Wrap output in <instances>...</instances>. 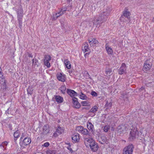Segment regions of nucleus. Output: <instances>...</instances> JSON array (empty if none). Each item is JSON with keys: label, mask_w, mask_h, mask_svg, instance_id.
Returning a JSON list of instances; mask_svg holds the SVG:
<instances>
[{"label": "nucleus", "mask_w": 154, "mask_h": 154, "mask_svg": "<svg viewBox=\"0 0 154 154\" xmlns=\"http://www.w3.org/2000/svg\"><path fill=\"white\" fill-rule=\"evenodd\" d=\"M117 129L118 133L121 134L125 133L129 128L128 125H122L118 126Z\"/></svg>", "instance_id": "obj_1"}, {"label": "nucleus", "mask_w": 154, "mask_h": 154, "mask_svg": "<svg viewBox=\"0 0 154 154\" xmlns=\"http://www.w3.org/2000/svg\"><path fill=\"white\" fill-rule=\"evenodd\" d=\"M134 146L132 145H130L125 147L123 150V154H132Z\"/></svg>", "instance_id": "obj_2"}, {"label": "nucleus", "mask_w": 154, "mask_h": 154, "mask_svg": "<svg viewBox=\"0 0 154 154\" xmlns=\"http://www.w3.org/2000/svg\"><path fill=\"white\" fill-rule=\"evenodd\" d=\"M138 131L137 128H132L131 129L129 137L130 140H132L135 138L136 135L138 134Z\"/></svg>", "instance_id": "obj_3"}, {"label": "nucleus", "mask_w": 154, "mask_h": 154, "mask_svg": "<svg viewBox=\"0 0 154 154\" xmlns=\"http://www.w3.org/2000/svg\"><path fill=\"white\" fill-rule=\"evenodd\" d=\"M95 141L91 138H85L84 139V142L86 146L88 147L92 144H93Z\"/></svg>", "instance_id": "obj_4"}, {"label": "nucleus", "mask_w": 154, "mask_h": 154, "mask_svg": "<svg viewBox=\"0 0 154 154\" xmlns=\"http://www.w3.org/2000/svg\"><path fill=\"white\" fill-rule=\"evenodd\" d=\"M152 64L148 60L145 61L143 66V70L145 71H148L151 68Z\"/></svg>", "instance_id": "obj_5"}, {"label": "nucleus", "mask_w": 154, "mask_h": 154, "mask_svg": "<svg viewBox=\"0 0 154 154\" xmlns=\"http://www.w3.org/2000/svg\"><path fill=\"white\" fill-rule=\"evenodd\" d=\"M126 69V64L124 63H122L121 66L119 69V74L121 75L123 74L125 72Z\"/></svg>", "instance_id": "obj_6"}, {"label": "nucleus", "mask_w": 154, "mask_h": 154, "mask_svg": "<svg viewBox=\"0 0 154 154\" xmlns=\"http://www.w3.org/2000/svg\"><path fill=\"white\" fill-rule=\"evenodd\" d=\"M63 14L64 13L63 11H60L59 12L54 13L52 17V20H56L58 17L62 16Z\"/></svg>", "instance_id": "obj_7"}, {"label": "nucleus", "mask_w": 154, "mask_h": 154, "mask_svg": "<svg viewBox=\"0 0 154 154\" xmlns=\"http://www.w3.org/2000/svg\"><path fill=\"white\" fill-rule=\"evenodd\" d=\"M31 142V139L29 137L25 138L23 140L21 146L24 147V146L29 144Z\"/></svg>", "instance_id": "obj_8"}, {"label": "nucleus", "mask_w": 154, "mask_h": 154, "mask_svg": "<svg viewBox=\"0 0 154 154\" xmlns=\"http://www.w3.org/2000/svg\"><path fill=\"white\" fill-rule=\"evenodd\" d=\"M128 8H125L124 10L123 11V15L125 17L129 20L130 19V12L128 11Z\"/></svg>", "instance_id": "obj_9"}, {"label": "nucleus", "mask_w": 154, "mask_h": 154, "mask_svg": "<svg viewBox=\"0 0 154 154\" xmlns=\"http://www.w3.org/2000/svg\"><path fill=\"white\" fill-rule=\"evenodd\" d=\"M72 100L74 107L76 108H79L80 105V103L77 101V98L74 97L73 98Z\"/></svg>", "instance_id": "obj_10"}, {"label": "nucleus", "mask_w": 154, "mask_h": 154, "mask_svg": "<svg viewBox=\"0 0 154 154\" xmlns=\"http://www.w3.org/2000/svg\"><path fill=\"white\" fill-rule=\"evenodd\" d=\"M49 127L48 125H45L43 128L42 133L44 134H46L49 132Z\"/></svg>", "instance_id": "obj_11"}, {"label": "nucleus", "mask_w": 154, "mask_h": 154, "mask_svg": "<svg viewBox=\"0 0 154 154\" xmlns=\"http://www.w3.org/2000/svg\"><path fill=\"white\" fill-rule=\"evenodd\" d=\"M91 149L94 152H96L97 151L98 148V146L97 144L95 143V142L93 144H91L90 146Z\"/></svg>", "instance_id": "obj_12"}, {"label": "nucleus", "mask_w": 154, "mask_h": 154, "mask_svg": "<svg viewBox=\"0 0 154 154\" xmlns=\"http://www.w3.org/2000/svg\"><path fill=\"white\" fill-rule=\"evenodd\" d=\"M88 42L91 46H95L98 43L97 41L94 38L89 39Z\"/></svg>", "instance_id": "obj_13"}, {"label": "nucleus", "mask_w": 154, "mask_h": 154, "mask_svg": "<svg viewBox=\"0 0 154 154\" xmlns=\"http://www.w3.org/2000/svg\"><path fill=\"white\" fill-rule=\"evenodd\" d=\"M57 77L58 80L61 82H64L65 81L66 78L64 75L61 73H58L57 75Z\"/></svg>", "instance_id": "obj_14"}, {"label": "nucleus", "mask_w": 154, "mask_h": 154, "mask_svg": "<svg viewBox=\"0 0 154 154\" xmlns=\"http://www.w3.org/2000/svg\"><path fill=\"white\" fill-rule=\"evenodd\" d=\"M72 139L75 142L78 141L79 140V134L78 133L75 134L72 137Z\"/></svg>", "instance_id": "obj_15"}, {"label": "nucleus", "mask_w": 154, "mask_h": 154, "mask_svg": "<svg viewBox=\"0 0 154 154\" xmlns=\"http://www.w3.org/2000/svg\"><path fill=\"white\" fill-rule=\"evenodd\" d=\"M67 93L71 97L76 96H77V93L73 90H68Z\"/></svg>", "instance_id": "obj_16"}, {"label": "nucleus", "mask_w": 154, "mask_h": 154, "mask_svg": "<svg viewBox=\"0 0 154 154\" xmlns=\"http://www.w3.org/2000/svg\"><path fill=\"white\" fill-rule=\"evenodd\" d=\"M63 62L66 68L67 69H69L71 68V65L69 61L67 59H65Z\"/></svg>", "instance_id": "obj_17"}, {"label": "nucleus", "mask_w": 154, "mask_h": 154, "mask_svg": "<svg viewBox=\"0 0 154 154\" xmlns=\"http://www.w3.org/2000/svg\"><path fill=\"white\" fill-rule=\"evenodd\" d=\"M55 100L58 103H61L63 102V98L61 96H54Z\"/></svg>", "instance_id": "obj_18"}, {"label": "nucleus", "mask_w": 154, "mask_h": 154, "mask_svg": "<svg viewBox=\"0 0 154 154\" xmlns=\"http://www.w3.org/2000/svg\"><path fill=\"white\" fill-rule=\"evenodd\" d=\"M84 47L82 48V50L85 52H88L90 49L88 47V45L87 43H85L84 45Z\"/></svg>", "instance_id": "obj_19"}, {"label": "nucleus", "mask_w": 154, "mask_h": 154, "mask_svg": "<svg viewBox=\"0 0 154 154\" xmlns=\"http://www.w3.org/2000/svg\"><path fill=\"white\" fill-rule=\"evenodd\" d=\"M100 142L102 144H103L106 142V137L105 135L101 136L99 140Z\"/></svg>", "instance_id": "obj_20"}, {"label": "nucleus", "mask_w": 154, "mask_h": 154, "mask_svg": "<svg viewBox=\"0 0 154 154\" xmlns=\"http://www.w3.org/2000/svg\"><path fill=\"white\" fill-rule=\"evenodd\" d=\"M33 65L34 66H38L39 65V63L38 62V60L37 59L34 58L32 60Z\"/></svg>", "instance_id": "obj_21"}, {"label": "nucleus", "mask_w": 154, "mask_h": 154, "mask_svg": "<svg viewBox=\"0 0 154 154\" xmlns=\"http://www.w3.org/2000/svg\"><path fill=\"white\" fill-rule=\"evenodd\" d=\"M64 132V129L63 128L60 127H58L57 128L56 132L57 133L59 134H61Z\"/></svg>", "instance_id": "obj_22"}, {"label": "nucleus", "mask_w": 154, "mask_h": 154, "mask_svg": "<svg viewBox=\"0 0 154 154\" xmlns=\"http://www.w3.org/2000/svg\"><path fill=\"white\" fill-rule=\"evenodd\" d=\"M84 128L82 126H78L76 127V131L81 133Z\"/></svg>", "instance_id": "obj_23"}, {"label": "nucleus", "mask_w": 154, "mask_h": 154, "mask_svg": "<svg viewBox=\"0 0 154 154\" xmlns=\"http://www.w3.org/2000/svg\"><path fill=\"white\" fill-rule=\"evenodd\" d=\"M87 127L89 130H92L94 126L90 122H88L87 123Z\"/></svg>", "instance_id": "obj_24"}, {"label": "nucleus", "mask_w": 154, "mask_h": 154, "mask_svg": "<svg viewBox=\"0 0 154 154\" xmlns=\"http://www.w3.org/2000/svg\"><path fill=\"white\" fill-rule=\"evenodd\" d=\"M51 59V57L49 55H45L44 59V62L49 61Z\"/></svg>", "instance_id": "obj_25"}, {"label": "nucleus", "mask_w": 154, "mask_h": 154, "mask_svg": "<svg viewBox=\"0 0 154 154\" xmlns=\"http://www.w3.org/2000/svg\"><path fill=\"white\" fill-rule=\"evenodd\" d=\"M106 51L109 54L112 55L113 53V51L112 49L109 47H106Z\"/></svg>", "instance_id": "obj_26"}, {"label": "nucleus", "mask_w": 154, "mask_h": 154, "mask_svg": "<svg viewBox=\"0 0 154 154\" xmlns=\"http://www.w3.org/2000/svg\"><path fill=\"white\" fill-rule=\"evenodd\" d=\"M20 134V132L19 130H18L14 132V136L15 138H17L19 136Z\"/></svg>", "instance_id": "obj_27"}, {"label": "nucleus", "mask_w": 154, "mask_h": 154, "mask_svg": "<svg viewBox=\"0 0 154 154\" xmlns=\"http://www.w3.org/2000/svg\"><path fill=\"white\" fill-rule=\"evenodd\" d=\"M17 14L18 19L20 22V23L21 22V19L23 17V14H19V12L18 14Z\"/></svg>", "instance_id": "obj_28"}, {"label": "nucleus", "mask_w": 154, "mask_h": 154, "mask_svg": "<svg viewBox=\"0 0 154 154\" xmlns=\"http://www.w3.org/2000/svg\"><path fill=\"white\" fill-rule=\"evenodd\" d=\"M98 108L96 106H94L90 110V112H96L97 109Z\"/></svg>", "instance_id": "obj_29"}, {"label": "nucleus", "mask_w": 154, "mask_h": 154, "mask_svg": "<svg viewBox=\"0 0 154 154\" xmlns=\"http://www.w3.org/2000/svg\"><path fill=\"white\" fill-rule=\"evenodd\" d=\"M80 98L82 100H87V96L82 93H81V94L80 95Z\"/></svg>", "instance_id": "obj_30"}, {"label": "nucleus", "mask_w": 154, "mask_h": 154, "mask_svg": "<svg viewBox=\"0 0 154 154\" xmlns=\"http://www.w3.org/2000/svg\"><path fill=\"white\" fill-rule=\"evenodd\" d=\"M66 89V87L64 85H63L60 88V90L62 93L64 94L65 92Z\"/></svg>", "instance_id": "obj_31"}, {"label": "nucleus", "mask_w": 154, "mask_h": 154, "mask_svg": "<svg viewBox=\"0 0 154 154\" xmlns=\"http://www.w3.org/2000/svg\"><path fill=\"white\" fill-rule=\"evenodd\" d=\"M82 134L85 135H88L89 134V132L85 128H84L82 130Z\"/></svg>", "instance_id": "obj_32"}, {"label": "nucleus", "mask_w": 154, "mask_h": 154, "mask_svg": "<svg viewBox=\"0 0 154 154\" xmlns=\"http://www.w3.org/2000/svg\"><path fill=\"white\" fill-rule=\"evenodd\" d=\"M100 20L99 19L94 20L93 21V23L94 25H95L96 27L100 23Z\"/></svg>", "instance_id": "obj_33"}, {"label": "nucleus", "mask_w": 154, "mask_h": 154, "mask_svg": "<svg viewBox=\"0 0 154 154\" xmlns=\"http://www.w3.org/2000/svg\"><path fill=\"white\" fill-rule=\"evenodd\" d=\"M27 91L28 94L31 95L33 93V89L32 87H29L27 89Z\"/></svg>", "instance_id": "obj_34"}, {"label": "nucleus", "mask_w": 154, "mask_h": 154, "mask_svg": "<svg viewBox=\"0 0 154 154\" xmlns=\"http://www.w3.org/2000/svg\"><path fill=\"white\" fill-rule=\"evenodd\" d=\"M55 151L53 150H48L46 152V154H55Z\"/></svg>", "instance_id": "obj_35"}, {"label": "nucleus", "mask_w": 154, "mask_h": 154, "mask_svg": "<svg viewBox=\"0 0 154 154\" xmlns=\"http://www.w3.org/2000/svg\"><path fill=\"white\" fill-rule=\"evenodd\" d=\"M112 10V7H108L107 9H106V14H107L108 15H109L110 12Z\"/></svg>", "instance_id": "obj_36"}, {"label": "nucleus", "mask_w": 154, "mask_h": 154, "mask_svg": "<svg viewBox=\"0 0 154 154\" xmlns=\"http://www.w3.org/2000/svg\"><path fill=\"white\" fill-rule=\"evenodd\" d=\"M7 142H4L2 143V145H0V148L1 149H3L4 148V146L5 145L6 146L7 144Z\"/></svg>", "instance_id": "obj_37"}, {"label": "nucleus", "mask_w": 154, "mask_h": 154, "mask_svg": "<svg viewBox=\"0 0 154 154\" xmlns=\"http://www.w3.org/2000/svg\"><path fill=\"white\" fill-rule=\"evenodd\" d=\"M82 105L83 106H86L88 105L89 103L86 101H84L81 102Z\"/></svg>", "instance_id": "obj_38"}, {"label": "nucleus", "mask_w": 154, "mask_h": 154, "mask_svg": "<svg viewBox=\"0 0 154 154\" xmlns=\"http://www.w3.org/2000/svg\"><path fill=\"white\" fill-rule=\"evenodd\" d=\"M45 64V66H46L48 68H49L50 67L51 65L50 63L49 62V61L47 62H44Z\"/></svg>", "instance_id": "obj_39"}, {"label": "nucleus", "mask_w": 154, "mask_h": 154, "mask_svg": "<svg viewBox=\"0 0 154 154\" xmlns=\"http://www.w3.org/2000/svg\"><path fill=\"white\" fill-rule=\"evenodd\" d=\"M18 12L19 13V14H23V11L21 8H19L18 11H17V14H18Z\"/></svg>", "instance_id": "obj_40"}, {"label": "nucleus", "mask_w": 154, "mask_h": 154, "mask_svg": "<svg viewBox=\"0 0 154 154\" xmlns=\"http://www.w3.org/2000/svg\"><path fill=\"white\" fill-rule=\"evenodd\" d=\"M49 145V143L47 142L45 143L43 145H42V146H44L45 147H47Z\"/></svg>", "instance_id": "obj_41"}, {"label": "nucleus", "mask_w": 154, "mask_h": 154, "mask_svg": "<svg viewBox=\"0 0 154 154\" xmlns=\"http://www.w3.org/2000/svg\"><path fill=\"white\" fill-rule=\"evenodd\" d=\"M91 94L92 95L94 96H97V94L95 91H93L91 92Z\"/></svg>", "instance_id": "obj_42"}, {"label": "nucleus", "mask_w": 154, "mask_h": 154, "mask_svg": "<svg viewBox=\"0 0 154 154\" xmlns=\"http://www.w3.org/2000/svg\"><path fill=\"white\" fill-rule=\"evenodd\" d=\"M125 19V18L123 15H122L120 18V21L122 22H124Z\"/></svg>", "instance_id": "obj_43"}, {"label": "nucleus", "mask_w": 154, "mask_h": 154, "mask_svg": "<svg viewBox=\"0 0 154 154\" xmlns=\"http://www.w3.org/2000/svg\"><path fill=\"white\" fill-rule=\"evenodd\" d=\"M112 103H110L107 105V106L109 109L111 106Z\"/></svg>", "instance_id": "obj_44"}, {"label": "nucleus", "mask_w": 154, "mask_h": 154, "mask_svg": "<svg viewBox=\"0 0 154 154\" xmlns=\"http://www.w3.org/2000/svg\"><path fill=\"white\" fill-rule=\"evenodd\" d=\"M67 10V8H64L63 9H62L60 11H63V12L64 13L65 12V11H66Z\"/></svg>", "instance_id": "obj_45"}, {"label": "nucleus", "mask_w": 154, "mask_h": 154, "mask_svg": "<svg viewBox=\"0 0 154 154\" xmlns=\"http://www.w3.org/2000/svg\"><path fill=\"white\" fill-rule=\"evenodd\" d=\"M58 134L57 133H54L53 134V136L54 137H57L58 136Z\"/></svg>", "instance_id": "obj_46"}, {"label": "nucleus", "mask_w": 154, "mask_h": 154, "mask_svg": "<svg viewBox=\"0 0 154 154\" xmlns=\"http://www.w3.org/2000/svg\"><path fill=\"white\" fill-rule=\"evenodd\" d=\"M111 72V70L110 69L108 71H106V74H107L109 73V74H110Z\"/></svg>", "instance_id": "obj_47"}, {"label": "nucleus", "mask_w": 154, "mask_h": 154, "mask_svg": "<svg viewBox=\"0 0 154 154\" xmlns=\"http://www.w3.org/2000/svg\"><path fill=\"white\" fill-rule=\"evenodd\" d=\"M103 14H102V15L101 16V17H104V16H106L105 13V12H104L103 13Z\"/></svg>", "instance_id": "obj_48"}, {"label": "nucleus", "mask_w": 154, "mask_h": 154, "mask_svg": "<svg viewBox=\"0 0 154 154\" xmlns=\"http://www.w3.org/2000/svg\"><path fill=\"white\" fill-rule=\"evenodd\" d=\"M144 88L142 87H141L140 89V91H142L144 90Z\"/></svg>", "instance_id": "obj_49"}, {"label": "nucleus", "mask_w": 154, "mask_h": 154, "mask_svg": "<svg viewBox=\"0 0 154 154\" xmlns=\"http://www.w3.org/2000/svg\"><path fill=\"white\" fill-rule=\"evenodd\" d=\"M28 56L29 57H33L32 56V54H29Z\"/></svg>", "instance_id": "obj_50"}, {"label": "nucleus", "mask_w": 154, "mask_h": 154, "mask_svg": "<svg viewBox=\"0 0 154 154\" xmlns=\"http://www.w3.org/2000/svg\"><path fill=\"white\" fill-rule=\"evenodd\" d=\"M83 23H85V24H88L89 23L88 21H86Z\"/></svg>", "instance_id": "obj_51"}, {"label": "nucleus", "mask_w": 154, "mask_h": 154, "mask_svg": "<svg viewBox=\"0 0 154 154\" xmlns=\"http://www.w3.org/2000/svg\"><path fill=\"white\" fill-rule=\"evenodd\" d=\"M109 126H108L106 128V132L109 129Z\"/></svg>", "instance_id": "obj_52"}, {"label": "nucleus", "mask_w": 154, "mask_h": 154, "mask_svg": "<svg viewBox=\"0 0 154 154\" xmlns=\"http://www.w3.org/2000/svg\"><path fill=\"white\" fill-rule=\"evenodd\" d=\"M68 149H69V150H70V151H72V149H71V148H69L68 147Z\"/></svg>", "instance_id": "obj_53"}, {"label": "nucleus", "mask_w": 154, "mask_h": 154, "mask_svg": "<svg viewBox=\"0 0 154 154\" xmlns=\"http://www.w3.org/2000/svg\"><path fill=\"white\" fill-rule=\"evenodd\" d=\"M103 130L105 131H106V129H105V126H104V128H103Z\"/></svg>", "instance_id": "obj_54"}, {"label": "nucleus", "mask_w": 154, "mask_h": 154, "mask_svg": "<svg viewBox=\"0 0 154 154\" xmlns=\"http://www.w3.org/2000/svg\"><path fill=\"white\" fill-rule=\"evenodd\" d=\"M153 21H154V17H153Z\"/></svg>", "instance_id": "obj_55"}, {"label": "nucleus", "mask_w": 154, "mask_h": 154, "mask_svg": "<svg viewBox=\"0 0 154 154\" xmlns=\"http://www.w3.org/2000/svg\"><path fill=\"white\" fill-rule=\"evenodd\" d=\"M109 109L108 108H106V109Z\"/></svg>", "instance_id": "obj_56"}, {"label": "nucleus", "mask_w": 154, "mask_h": 154, "mask_svg": "<svg viewBox=\"0 0 154 154\" xmlns=\"http://www.w3.org/2000/svg\"><path fill=\"white\" fill-rule=\"evenodd\" d=\"M109 109L108 108H106V109Z\"/></svg>", "instance_id": "obj_57"}, {"label": "nucleus", "mask_w": 154, "mask_h": 154, "mask_svg": "<svg viewBox=\"0 0 154 154\" xmlns=\"http://www.w3.org/2000/svg\"><path fill=\"white\" fill-rule=\"evenodd\" d=\"M69 144H70V143H68V144H69Z\"/></svg>", "instance_id": "obj_58"}]
</instances>
